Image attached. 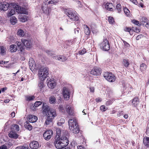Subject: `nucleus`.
Returning a JSON list of instances; mask_svg holds the SVG:
<instances>
[{
    "mask_svg": "<svg viewBox=\"0 0 149 149\" xmlns=\"http://www.w3.org/2000/svg\"><path fill=\"white\" fill-rule=\"evenodd\" d=\"M56 140L55 142V146L56 148L61 149L63 147L66 146L68 144V137L66 136H62L59 139Z\"/></svg>",
    "mask_w": 149,
    "mask_h": 149,
    "instance_id": "f257e3e1",
    "label": "nucleus"
},
{
    "mask_svg": "<svg viewBox=\"0 0 149 149\" xmlns=\"http://www.w3.org/2000/svg\"><path fill=\"white\" fill-rule=\"evenodd\" d=\"M69 129L73 133H78L79 129L76 120L74 118L69 119L68 121Z\"/></svg>",
    "mask_w": 149,
    "mask_h": 149,
    "instance_id": "f03ea898",
    "label": "nucleus"
},
{
    "mask_svg": "<svg viewBox=\"0 0 149 149\" xmlns=\"http://www.w3.org/2000/svg\"><path fill=\"white\" fill-rule=\"evenodd\" d=\"M45 104V103H43V108L44 111L46 112L47 116L54 119L57 116L56 110L48 106H44Z\"/></svg>",
    "mask_w": 149,
    "mask_h": 149,
    "instance_id": "7ed1b4c3",
    "label": "nucleus"
},
{
    "mask_svg": "<svg viewBox=\"0 0 149 149\" xmlns=\"http://www.w3.org/2000/svg\"><path fill=\"white\" fill-rule=\"evenodd\" d=\"M38 74L40 79L44 81L49 74L48 68L46 67H41L38 71Z\"/></svg>",
    "mask_w": 149,
    "mask_h": 149,
    "instance_id": "20e7f679",
    "label": "nucleus"
},
{
    "mask_svg": "<svg viewBox=\"0 0 149 149\" xmlns=\"http://www.w3.org/2000/svg\"><path fill=\"white\" fill-rule=\"evenodd\" d=\"M64 12L70 19L74 21H77L78 20L79 17L77 14L75 12H72L71 9H65L64 10Z\"/></svg>",
    "mask_w": 149,
    "mask_h": 149,
    "instance_id": "39448f33",
    "label": "nucleus"
},
{
    "mask_svg": "<svg viewBox=\"0 0 149 149\" xmlns=\"http://www.w3.org/2000/svg\"><path fill=\"white\" fill-rule=\"evenodd\" d=\"M104 77L108 81L112 82L115 80V77L111 73L107 72H105L103 74Z\"/></svg>",
    "mask_w": 149,
    "mask_h": 149,
    "instance_id": "423d86ee",
    "label": "nucleus"
},
{
    "mask_svg": "<svg viewBox=\"0 0 149 149\" xmlns=\"http://www.w3.org/2000/svg\"><path fill=\"white\" fill-rule=\"evenodd\" d=\"M101 48L105 51H107L110 49V46L108 41L107 39H104L100 44Z\"/></svg>",
    "mask_w": 149,
    "mask_h": 149,
    "instance_id": "0eeeda50",
    "label": "nucleus"
},
{
    "mask_svg": "<svg viewBox=\"0 0 149 149\" xmlns=\"http://www.w3.org/2000/svg\"><path fill=\"white\" fill-rule=\"evenodd\" d=\"M63 95L65 100H68L70 98V92L67 88L64 87L63 89Z\"/></svg>",
    "mask_w": 149,
    "mask_h": 149,
    "instance_id": "6e6552de",
    "label": "nucleus"
},
{
    "mask_svg": "<svg viewBox=\"0 0 149 149\" xmlns=\"http://www.w3.org/2000/svg\"><path fill=\"white\" fill-rule=\"evenodd\" d=\"M102 73L101 70L100 68L97 67H94L91 70L90 73L94 76H97L100 75Z\"/></svg>",
    "mask_w": 149,
    "mask_h": 149,
    "instance_id": "1a4fd4ad",
    "label": "nucleus"
},
{
    "mask_svg": "<svg viewBox=\"0 0 149 149\" xmlns=\"http://www.w3.org/2000/svg\"><path fill=\"white\" fill-rule=\"evenodd\" d=\"M47 82L48 87L51 89L54 88L56 85L55 81L53 78H48Z\"/></svg>",
    "mask_w": 149,
    "mask_h": 149,
    "instance_id": "9d476101",
    "label": "nucleus"
},
{
    "mask_svg": "<svg viewBox=\"0 0 149 149\" xmlns=\"http://www.w3.org/2000/svg\"><path fill=\"white\" fill-rule=\"evenodd\" d=\"M15 8L16 10V12L19 13L26 14H27V12L25 8L21 7L18 5H15Z\"/></svg>",
    "mask_w": 149,
    "mask_h": 149,
    "instance_id": "9b49d317",
    "label": "nucleus"
},
{
    "mask_svg": "<svg viewBox=\"0 0 149 149\" xmlns=\"http://www.w3.org/2000/svg\"><path fill=\"white\" fill-rule=\"evenodd\" d=\"M53 135V132L52 130H49L45 131L43 134V136L45 139L48 140Z\"/></svg>",
    "mask_w": 149,
    "mask_h": 149,
    "instance_id": "f8f14e48",
    "label": "nucleus"
},
{
    "mask_svg": "<svg viewBox=\"0 0 149 149\" xmlns=\"http://www.w3.org/2000/svg\"><path fill=\"white\" fill-rule=\"evenodd\" d=\"M9 4L6 2H0V11H6L9 7Z\"/></svg>",
    "mask_w": 149,
    "mask_h": 149,
    "instance_id": "ddd939ff",
    "label": "nucleus"
},
{
    "mask_svg": "<svg viewBox=\"0 0 149 149\" xmlns=\"http://www.w3.org/2000/svg\"><path fill=\"white\" fill-rule=\"evenodd\" d=\"M21 41L25 46L27 48H30L31 47V42L30 40H26L22 38L21 39Z\"/></svg>",
    "mask_w": 149,
    "mask_h": 149,
    "instance_id": "4468645a",
    "label": "nucleus"
},
{
    "mask_svg": "<svg viewBox=\"0 0 149 149\" xmlns=\"http://www.w3.org/2000/svg\"><path fill=\"white\" fill-rule=\"evenodd\" d=\"M66 111L69 116H74V109L69 105H67L66 107Z\"/></svg>",
    "mask_w": 149,
    "mask_h": 149,
    "instance_id": "2eb2a0df",
    "label": "nucleus"
},
{
    "mask_svg": "<svg viewBox=\"0 0 149 149\" xmlns=\"http://www.w3.org/2000/svg\"><path fill=\"white\" fill-rule=\"evenodd\" d=\"M37 117L34 115H30L28 116L27 120L30 123H35L37 121Z\"/></svg>",
    "mask_w": 149,
    "mask_h": 149,
    "instance_id": "dca6fc26",
    "label": "nucleus"
},
{
    "mask_svg": "<svg viewBox=\"0 0 149 149\" xmlns=\"http://www.w3.org/2000/svg\"><path fill=\"white\" fill-rule=\"evenodd\" d=\"M29 65L31 69H37L34 61L32 58L29 59Z\"/></svg>",
    "mask_w": 149,
    "mask_h": 149,
    "instance_id": "f3484780",
    "label": "nucleus"
},
{
    "mask_svg": "<svg viewBox=\"0 0 149 149\" xmlns=\"http://www.w3.org/2000/svg\"><path fill=\"white\" fill-rule=\"evenodd\" d=\"M30 147L31 148L36 149L39 147V144L36 141H33L30 143Z\"/></svg>",
    "mask_w": 149,
    "mask_h": 149,
    "instance_id": "a211bd4d",
    "label": "nucleus"
},
{
    "mask_svg": "<svg viewBox=\"0 0 149 149\" xmlns=\"http://www.w3.org/2000/svg\"><path fill=\"white\" fill-rule=\"evenodd\" d=\"M8 135L10 137L14 139L17 138L19 136L13 130H12L9 132Z\"/></svg>",
    "mask_w": 149,
    "mask_h": 149,
    "instance_id": "6ab92c4d",
    "label": "nucleus"
},
{
    "mask_svg": "<svg viewBox=\"0 0 149 149\" xmlns=\"http://www.w3.org/2000/svg\"><path fill=\"white\" fill-rule=\"evenodd\" d=\"M43 81H40L38 84V91L39 92H41L43 91L44 87Z\"/></svg>",
    "mask_w": 149,
    "mask_h": 149,
    "instance_id": "aec40b11",
    "label": "nucleus"
},
{
    "mask_svg": "<svg viewBox=\"0 0 149 149\" xmlns=\"http://www.w3.org/2000/svg\"><path fill=\"white\" fill-rule=\"evenodd\" d=\"M48 4V3H47V1H45V2H44L43 3L42 5V10L44 13H46L47 12Z\"/></svg>",
    "mask_w": 149,
    "mask_h": 149,
    "instance_id": "412c9836",
    "label": "nucleus"
},
{
    "mask_svg": "<svg viewBox=\"0 0 149 149\" xmlns=\"http://www.w3.org/2000/svg\"><path fill=\"white\" fill-rule=\"evenodd\" d=\"M113 7V5L111 3H107L105 5L106 9L109 10H112Z\"/></svg>",
    "mask_w": 149,
    "mask_h": 149,
    "instance_id": "4be33fe9",
    "label": "nucleus"
},
{
    "mask_svg": "<svg viewBox=\"0 0 149 149\" xmlns=\"http://www.w3.org/2000/svg\"><path fill=\"white\" fill-rule=\"evenodd\" d=\"M54 118H53L48 116H47L46 118V120L45 121V124L46 125H49L52 122Z\"/></svg>",
    "mask_w": 149,
    "mask_h": 149,
    "instance_id": "5701e85b",
    "label": "nucleus"
},
{
    "mask_svg": "<svg viewBox=\"0 0 149 149\" xmlns=\"http://www.w3.org/2000/svg\"><path fill=\"white\" fill-rule=\"evenodd\" d=\"M147 68V66L145 64L142 63L140 66V70L142 72L144 73L146 70Z\"/></svg>",
    "mask_w": 149,
    "mask_h": 149,
    "instance_id": "b1692460",
    "label": "nucleus"
},
{
    "mask_svg": "<svg viewBox=\"0 0 149 149\" xmlns=\"http://www.w3.org/2000/svg\"><path fill=\"white\" fill-rule=\"evenodd\" d=\"M17 50V46L15 45H12L10 46V50L11 52H16Z\"/></svg>",
    "mask_w": 149,
    "mask_h": 149,
    "instance_id": "393cba45",
    "label": "nucleus"
},
{
    "mask_svg": "<svg viewBox=\"0 0 149 149\" xmlns=\"http://www.w3.org/2000/svg\"><path fill=\"white\" fill-rule=\"evenodd\" d=\"M84 32L87 35H89L91 33V31L88 26L86 25H84L83 26Z\"/></svg>",
    "mask_w": 149,
    "mask_h": 149,
    "instance_id": "a878e982",
    "label": "nucleus"
},
{
    "mask_svg": "<svg viewBox=\"0 0 149 149\" xmlns=\"http://www.w3.org/2000/svg\"><path fill=\"white\" fill-rule=\"evenodd\" d=\"M139 103V100L138 97H135L133 100L132 104L134 106H136Z\"/></svg>",
    "mask_w": 149,
    "mask_h": 149,
    "instance_id": "bb28decb",
    "label": "nucleus"
},
{
    "mask_svg": "<svg viewBox=\"0 0 149 149\" xmlns=\"http://www.w3.org/2000/svg\"><path fill=\"white\" fill-rule=\"evenodd\" d=\"M17 35L20 37H23L24 35V33L23 30L19 29L17 30Z\"/></svg>",
    "mask_w": 149,
    "mask_h": 149,
    "instance_id": "cd10ccee",
    "label": "nucleus"
},
{
    "mask_svg": "<svg viewBox=\"0 0 149 149\" xmlns=\"http://www.w3.org/2000/svg\"><path fill=\"white\" fill-rule=\"evenodd\" d=\"M56 138L57 139H59L60 138H61V137L62 136H65L62 135L61 136V130L59 128H58L56 129Z\"/></svg>",
    "mask_w": 149,
    "mask_h": 149,
    "instance_id": "c85d7f7f",
    "label": "nucleus"
},
{
    "mask_svg": "<svg viewBox=\"0 0 149 149\" xmlns=\"http://www.w3.org/2000/svg\"><path fill=\"white\" fill-rule=\"evenodd\" d=\"M143 142L145 146L149 147V137H145L143 139Z\"/></svg>",
    "mask_w": 149,
    "mask_h": 149,
    "instance_id": "c756f323",
    "label": "nucleus"
},
{
    "mask_svg": "<svg viewBox=\"0 0 149 149\" xmlns=\"http://www.w3.org/2000/svg\"><path fill=\"white\" fill-rule=\"evenodd\" d=\"M148 21L149 20L147 18L145 17H142L140 19L141 23L143 25H144V24Z\"/></svg>",
    "mask_w": 149,
    "mask_h": 149,
    "instance_id": "7c9ffc66",
    "label": "nucleus"
},
{
    "mask_svg": "<svg viewBox=\"0 0 149 149\" xmlns=\"http://www.w3.org/2000/svg\"><path fill=\"white\" fill-rule=\"evenodd\" d=\"M10 21L11 24L13 25H15L17 22V20L15 17L13 16L10 18Z\"/></svg>",
    "mask_w": 149,
    "mask_h": 149,
    "instance_id": "2f4dec72",
    "label": "nucleus"
},
{
    "mask_svg": "<svg viewBox=\"0 0 149 149\" xmlns=\"http://www.w3.org/2000/svg\"><path fill=\"white\" fill-rule=\"evenodd\" d=\"M15 43L19 48L20 49V51L22 52L23 50V48L22 45V43L20 42L17 41Z\"/></svg>",
    "mask_w": 149,
    "mask_h": 149,
    "instance_id": "473e14b6",
    "label": "nucleus"
},
{
    "mask_svg": "<svg viewBox=\"0 0 149 149\" xmlns=\"http://www.w3.org/2000/svg\"><path fill=\"white\" fill-rule=\"evenodd\" d=\"M50 103L54 104L56 102V98L54 96H51L49 98Z\"/></svg>",
    "mask_w": 149,
    "mask_h": 149,
    "instance_id": "72a5a7b5",
    "label": "nucleus"
},
{
    "mask_svg": "<svg viewBox=\"0 0 149 149\" xmlns=\"http://www.w3.org/2000/svg\"><path fill=\"white\" fill-rule=\"evenodd\" d=\"M15 8L14 9H12L8 13L7 16L8 17H10L14 15L15 13Z\"/></svg>",
    "mask_w": 149,
    "mask_h": 149,
    "instance_id": "f704fd0d",
    "label": "nucleus"
},
{
    "mask_svg": "<svg viewBox=\"0 0 149 149\" xmlns=\"http://www.w3.org/2000/svg\"><path fill=\"white\" fill-rule=\"evenodd\" d=\"M24 126L26 128L29 130H31L32 129V126L29 123H26L25 124Z\"/></svg>",
    "mask_w": 149,
    "mask_h": 149,
    "instance_id": "c9c22d12",
    "label": "nucleus"
},
{
    "mask_svg": "<svg viewBox=\"0 0 149 149\" xmlns=\"http://www.w3.org/2000/svg\"><path fill=\"white\" fill-rule=\"evenodd\" d=\"M47 3H48L49 4L56 3H57L58 1V0H47Z\"/></svg>",
    "mask_w": 149,
    "mask_h": 149,
    "instance_id": "e433bc0d",
    "label": "nucleus"
},
{
    "mask_svg": "<svg viewBox=\"0 0 149 149\" xmlns=\"http://www.w3.org/2000/svg\"><path fill=\"white\" fill-rule=\"evenodd\" d=\"M108 20L109 23L111 24H113L115 22L113 18L111 17H108Z\"/></svg>",
    "mask_w": 149,
    "mask_h": 149,
    "instance_id": "4c0bfd02",
    "label": "nucleus"
},
{
    "mask_svg": "<svg viewBox=\"0 0 149 149\" xmlns=\"http://www.w3.org/2000/svg\"><path fill=\"white\" fill-rule=\"evenodd\" d=\"M27 19V17L26 15H24L20 18V20L22 22H25Z\"/></svg>",
    "mask_w": 149,
    "mask_h": 149,
    "instance_id": "58836bf2",
    "label": "nucleus"
},
{
    "mask_svg": "<svg viewBox=\"0 0 149 149\" xmlns=\"http://www.w3.org/2000/svg\"><path fill=\"white\" fill-rule=\"evenodd\" d=\"M19 127L17 125L15 124L13 125L12 129L16 131H19Z\"/></svg>",
    "mask_w": 149,
    "mask_h": 149,
    "instance_id": "ea45409f",
    "label": "nucleus"
},
{
    "mask_svg": "<svg viewBox=\"0 0 149 149\" xmlns=\"http://www.w3.org/2000/svg\"><path fill=\"white\" fill-rule=\"evenodd\" d=\"M123 64L126 67H128L129 63L128 61L126 59H123Z\"/></svg>",
    "mask_w": 149,
    "mask_h": 149,
    "instance_id": "a19ab883",
    "label": "nucleus"
},
{
    "mask_svg": "<svg viewBox=\"0 0 149 149\" xmlns=\"http://www.w3.org/2000/svg\"><path fill=\"white\" fill-rule=\"evenodd\" d=\"M66 58L65 56H63L59 55L58 60L61 61H64L66 60Z\"/></svg>",
    "mask_w": 149,
    "mask_h": 149,
    "instance_id": "79ce46f5",
    "label": "nucleus"
},
{
    "mask_svg": "<svg viewBox=\"0 0 149 149\" xmlns=\"http://www.w3.org/2000/svg\"><path fill=\"white\" fill-rule=\"evenodd\" d=\"M35 98V97L34 96H27L26 97V100L27 101H31L34 100Z\"/></svg>",
    "mask_w": 149,
    "mask_h": 149,
    "instance_id": "37998d69",
    "label": "nucleus"
},
{
    "mask_svg": "<svg viewBox=\"0 0 149 149\" xmlns=\"http://www.w3.org/2000/svg\"><path fill=\"white\" fill-rule=\"evenodd\" d=\"M124 10L125 13L128 16L130 14V10L126 8H125L124 9Z\"/></svg>",
    "mask_w": 149,
    "mask_h": 149,
    "instance_id": "c03bdc74",
    "label": "nucleus"
},
{
    "mask_svg": "<svg viewBox=\"0 0 149 149\" xmlns=\"http://www.w3.org/2000/svg\"><path fill=\"white\" fill-rule=\"evenodd\" d=\"M116 9L117 10L118 13H120L121 11V6L120 4H118L117 5Z\"/></svg>",
    "mask_w": 149,
    "mask_h": 149,
    "instance_id": "a18cd8bd",
    "label": "nucleus"
},
{
    "mask_svg": "<svg viewBox=\"0 0 149 149\" xmlns=\"http://www.w3.org/2000/svg\"><path fill=\"white\" fill-rule=\"evenodd\" d=\"M6 51V49L3 46H0V53L4 54Z\"/></svg>",
    "mask_w": 149,
    "mask_h": 149,
    "instance_id": "49530a36",
    "label": "nucleus"
},
{
    "mask_svg": "<svg viewBox=\"0 0 149 149\" xmlns=\"http://www.w3.org/2000/svg\"><path fill=\"white\" fill-rule=\"evenodd\" d=\"M15 149H30L28 147L22 146L17 147Z\"/></svg>",
    "mask_w": 149,
    "mask_h": 149,
    "instance_id": "de8ad7c7",
    "label": "nucleus"
},
{
    "mask_svg": "<svg viewBox=\"0 0 149 149\" xmlns=\"http://www.w3.org/2000/svg\"><path fill=\"white\" fill-rule=\"evenodd\" d=\"M42 103L40 101H36L34 104V106L35 107H37L40 105Z\"/></svg>",
    "mask_w": 149,
    "mask_h": 149,
    "instance_id": "09e8293b",
    "label": "nucleus"
},
{
    "mask_svg": "<svg viewBox=\"0 0 149 149\" xmlns=\"http://www.w3.org/2000/svg\"><path fill=\"white\" fill-rule=\"evenodd\" d=\"M65 106L63 105H60L59 107V109L62 112H63L65 110Z\"/></svg>",
    "mask_w": 149,
    "mask_h": 149,
    "instance_id": "8fccbe9b",
    "label": "nucleus"
},
{
    "mask_svg": "<svg viewBox=\"0 0 149 149\" xmlns=\"http://www.w3.org/2000/svg\"><path fill=\"white\" fill-rule=\"evenodd\" d=\"M86 52V49L84 48L81 50H80L79 51V54L80 55H83Z\"/></svg>",
    "mask_w": 149,
    "mask_h": 149,
    "instance_id": "3c124183",
    "label": "nucleus"
},
{
    "mask_svg": "<svg viewBox=\"0 0 149 149\" xmlns=\"http://www.w3.org/2000/svg\"><path fill=\"white\" fill-rule=\"evenodd\" d=\"M125 30L126 31H127V32H129L130 33V34H131V32H133V30H132L130 28H126L125 29Z\"/></svg>",
    "mask_w": 149,
    "mask_h": 149,
    "instance_id": "603ef678",
    "label": "nucleus"
},
{
    "mask_svg": "<svg viewBox=\"0 0 149 149\" xmlns=\"http://www.w3.org/2000/svg\"><path fill=\"white\" fill-rule=\"evenodd\" d=\"M132 22L136 25H138V26H139V21L136 20H133L132 21Z\"/></svg>",
    "mask_w": 149,
    "mask_h": 149,
    "instance_id": "864d4df0",
    "label": "nucleus"
},
{
    "mask_svg": "<svg viewBox=\"0 0 149 149\" xmlns=\"http://www.w3.org/2000/svg\"><path fill=\"white\" fill-rule=\"evenodd\" d=\"M100 109L102 111H105L106 110L105 107L104 106H101L100 107Z\"/></svg>",
    "mask_w": 149,
    "mask_h": 149,
    "instance_id": "5fc2aeb1",
    "label": "nucleus"
},
{
    "mask_svg": "<svg viewBox=\"0 0 149 149\" xmlns=\"http://www.w3.org/2000/svg\"><path fill=\"white\" fill-rule=\"evenodd\" d=\"M0 149H8V148L6 146L3 145L0 147Z\"/></svg>",
    "mask_w": 149,
    "mask_h": 149,
    "instance_id": "6e6d98bb",
    "label": "nucleus"
},
{
    "mask_svg": "<svg viewBox=\"0 0 149 149\" xmlns=\"http://www.w3.org/2000/svg\"><path fill=\"white\" fill-rule=\"evenodd\" d=\"M133 30L135 32L138 33L140 31V29L138 28H134Z\"/></svg>",
    "mask_w": 149,
    "mask_h": 149,
    "instance_id": "4d7b16f0",
    "label": "nucleus"
},
{
    "mask_svg": "<svg viewBox=\"0 0 149 149\" xmlns=\"http://www.w3.org/2000/svg\"><path fill=\"white\" fill-rule=\"evenodd\" d=\"M46 52L50 56H52L54 54L53 52L51 51H47Z\"/></svg>",
    "mask_w": 149,
    "mask_h": 149,
    "instance_id": "13d9d810",
    "label": "nucleus"
},
{
    "mask_svg": "<svg viewBox=\"0 0 149 149\" xmlns=\"http://www.w3.org/2000/svg\"><path fill=\"white\" fill-rule=\"evenodd\" d=\"M146 133L147 134H149V123H148L146 128Z\"/></svg>",
    "mask_w": 149,
    "mask_h": 149,
    "instance_id": "bf43d9fd",
    "label": "nucleus"
},
{
    "mask_svg": "<svg viewBox=\"0 0 149 149\" xmlns=\"http://www.w3.org/2000/svg\"><path fill=\"white\" fill-rule=\"evenodd\" d=\"M142 37V35H139L137 36L136 38V39L137 40H138L140 38H141Z\"/></svg>",
    "mask_w": 149,
    "mask_h": 149,
    "instance_id": "052dcab7",
    "label": "nucleus"
},
{
    "mask_svg": "<svg viewBox=\"0 0 149 149\" xmlns=\"http://www.w3.org/2000/svg\"><path fill=\"white\" fill-rule=\"evenodd\" d=\"M10 41L12 42H13L14 41V38L13 36H10Z\"/></svg>",
    "mask_w": 149,
    "mask_h": 149,
    "instance_id": "680f3d73",
    "label": "nucleus"
},
{
    "mask_svg": "<svg viewBox=\"0 0 149 149\" xmlns=\"http://www.w3.org/2000/svg\"><path fill=\"white\" fill-rule=\"evenodd\" d=\"M130 1L135 4H137L138 3L136 0H130Z\"/></svg>",
    "mask_w": 149,
    "mask_h": 149,
    "instance_id": "e2e57ef3",
    "label": "nucleus"
},
{
    "mask_svg": "<svg viewBox=\"0 0 149 149\" xmlns=\"http://www.w3.org/2000/svg\"><path fill=\"white\" fill-rule=\"evenodd\" d=\"M89 89L90 92H93L94 91L95 89L93 87H90Z\"/></svg>",
    "mask_w": 149,
    "mask_h": 149,
    "instance_id": "0e129e2a",
    "label": "nucleus"
},
{
    "mask_svg": "<svg viewBox=\"0 0 149 149\" xmlns=\"http://www.w3.org/2000/svg\"><path fill=\"white\" fill-rule=\"evenodd\" d=\"M79 29L78 28L75 29H74V32L75 33H79Z\"/></svg>",
    "mask_w": 149,
    "mask_h": 149,
    "instance_id": "69168bd1",
    "label": "nucleus"
},
{
    "mask_svg": "<svg viewBox=\"0 0 149 149\" xmlns=\"http://www.w3.org/2000/svg\"><path fill=\"white\" fill-rule=\"evenodd\" d=\"M61 149H71V148L70 147H69L68 146H66L65 147H63Z\"/></svg>",
    "mask_w": 149,
    "mask_h": 149,
    "instance_id": "338daca9",
    "label": "nucleus"
},
{
    "mask_svg": "<svg viewBox=\"0 0 149 149\" xmlns=\"http://www.w3.org/2000/svg\"><path fill=\"white\" fill-rule=\"evenodd\" d=\"M144 25H145V26L148 28H149V21H148Z\"/></svg>",
    "mask_w": 149,
    "mask_h": 149,
    "instance_id": "774afa93",
    "label": "nucleus"
}]
</instances>
